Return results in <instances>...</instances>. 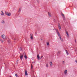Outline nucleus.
<instances>
[{
	"mask_svg": "<svg viewBox=\"0 0 77 77\" xmlns=\"http://www.w3.org/2000/svg\"><path fill=\"white\" fill-rule=\"evenodd\" d=\"M49 64L51 66H53V63H52V62H50L49 63Z\"/></svg>",
	"mask_w": 77,
	"mask_h": 77,
	"instance_id": "nucleus-5",
	"label": "nucleus"
},
{
	"mask_svg": "<svg viewBox=\"0 0 77 77\" xmlns=\"http://www.w3.org/2000/svg\"><path fill=\"white\" fill-rule=\"evenodd\" d=\"M67 74H68L67 70H66L64 71V75H66Z\"/></svg>",
	"mask_w": 77,
	"mask_h": 77,
	"instance_id": "nucleus-1",
	"label": "nucleus"
},
{
	"mask_svg": "<svg viewBox=\"0 0 77 77\" xmlns=\"http://www.w3.org/2000/svg\"><path fill=\"white\" fill-rule=\"evenodd\" d=\"M57 34H58V35L59 36H60V34L59 33V32H58V31H57Z\"/></svg>",
	"mask_w": 77,
	"mask_h": 77,
	"instance_id": "nucleus-12",
	"label": "nucleus"
},
{
	"mask_svg": "<svg viewBox=\"0 0 77 77\" xmlns=\"http://www.w3.org/2000/svg\"><path fill=\"white\" fill-rule=\"evenodd\" d=\"M47 45H49V43L47 42Z\"/></svg>",
	"mask_w": 77,
	"mask_h": 77,
	"instance_id": "nucleus-26",
	"label": "nucleus"
},
{
	"mask_svg": "<svg viewBox=\"0 0 77 77\" xmlns=\"http://www.w3.org/2000/svg\"><path fill=\"white\" fill-rule=\"evenodd\" d=\"M8 44H10V43H11V41L10 40L8 41Z\"/></svg>",
	"mask_w": 77,
	"mask_h": 77,
	"instance_id": "nucleus-20",
	"label": "nucleus"
},
{
	"mask_svg": "<svg viewBox=\"0 0 77 77\" xmlns=\"http://www.w3.org/2000/svg\"><path fill=\"white\" fill-rule=\"evenodd\" d=\"M21 9L20 8L19 10V12H20V11H21Z\"/></svg>",
	"mask_w": 77,
	"mask_h": 77,
	"instance_id": "nucleus-27",
	"label": "nucleus"
},
{
	"mask_svg": "<svg viewBox=\"0 0 77 77\" xmlns=\"http://www.w3.org/2000/svg\"><path fill=\"white\" fill-rule=\"evenodd\" d=\"M25 75H27L28 74H27V72L26 70H25Z\"/></svg>",
	"mask_w": 77,
	"mask_h": 77,
	"instance_id": "nucleus-4",
	"label": "nucleus"
},
{
	"mask_svg": "<svg viewBox=\"0 0 77 77\" xmlns=\"http://www.w3.org/2000/svg\"><path fill=\"white\" fill-rule=\"evenodd\" d=\"M58 27L59 29H60V30L61 29V27H60V24L59 23H58Z\"/></svg>",
	"mask_w": 77,
	"mask_h": 77,
	"instance_id": "nucleus-2",
	"label": "nucleus"
},
{
	"mask_svg": "<svg viewBox=\"0 0 77 77\" xmlns=\"http://www.w3.org/2000/svg\"><path fill=\"white\" fill-rule=\"evenodd\" d=\"M20 49H21V48H20Z\"/></svg>",
	"mask_w": 77,
	"mask_h": 77,
	"instance_id": "nucleus-34",
	"label": "nucleus"
},
{
	"mask_svg": "<svg viewBox=\"0 0 77 77\" xmlns=\"http://www.w3.org/2000/svg\"><path fill=\"white\" fill-rule=\"evenodd\" d=\"M5 15H8V12H6L5 11Z\"/></svg>",
	"mask_w": 77,
	"mask_h": 77,
	"instance_id": "nucleus-14",
	"label": "nucleus"
},
{
	"mask_svg": "<svg viewBox=\"0 0 77 77\" xmlns=\"http://www.w3.org/2000/svg\"><path fill=\"white\" fill-rule=\"evenodd\" d=\"M11 13H9L8 14L7 16H8V17H9V16H11Z\"/></svg>",
	"mask_w": 77,
	"mask_h": 77,
	"instance_id": "nucleus-10",
	"label": "nucleus"
},
{
	"mask_svg": "<svg viewBox=\"0 0 77 77\" xmlns=\"http://www.w3.org/2000/svg\"><path fill=\"white\" fill-rule=\"evenodd\" d=\"M31 69H33V65H32V64L31 65Z\"/></svg>",
	"mask_w": 77,
	"mask_h": 77,
	"instance_id": "nucleus-22",
	"label": "nucleus"
},
{
	"mask_svg": "<svg viewBox=\"0 0 77 77\" xmlns=\"http://www.w3.org/2000/svg\"><path fill=\"white\" fill-rule=\"evenodd\" d=\"M37 58H38V60H39V59H40V57H39V55H37Z\"/></svg>",
	"mask_w": 77,
	"mask_h": 77,
	"instance_id": "nucleus-9",
	"label": "nucleus"
},
{
	"mask_svg": "<svg viewBox=\"0 0 77 77\" xmlns=\"http://www.w3.org/2000/svg\"><path fill=\"white\" fill-rule=\"evenodd\" d=\"M31 39H33V37L32 36L31 37Z\"/></svg>",
	"mask_w": 77,
	"mask_h": 77,
	"instance_id": "nucleus-28",
	"label": "nucleus"
},
{
	"mask_svg": "<svg viewBox=\"0 0 77 77\" xmlns=\"http://www.w3.org/2000/svg\"><path fill=\"white\" fill-rule=\"evenodd\" d=\"M60 40L61 41H63V40L62 39H61Z\"/></svg>",
	"mask_w": 77,
	"mask_h": 77,
	"instance_id": "nucleus-32",
	"label": "nucleus"
},
{
	"mask_svg": "<svg viewBox=\"0 0 77 77\" xmlns=\"http://www.w3.org/2000/svg\"><path fill=\"white\" fill-rule=\"evenodd\" d=\"M66 54H67V55H68V54H69L68 52V51H67V50H66Z\"/></svg>",
	"mask_w": 77,
	"mask_h": 77,
	"instance_id": "nucleus-15",
	"label": "nucleus"
},
{
	"mask_svg": "<svg viewBox=\"0 0 77 77\" xmlns=\"http://www.w3.org/2000/svg\"><path fill=\"white\" fill-rule=\"evenodd\" d=\"M0 41H1V42H3V40H2L1 39H0Z\"/></svg>",
	"mask_w": 77,
	"mask_h": 77,
	"instance_id": "nucleus-25",
	"label": "nucleus"
},
{
	"mask_svg": "<svg viewBox=\"0 0 77 77\" xmlns=\"http://www.w3.org/2000/svg\"><path fill=\"white\" fill-rule=\"evenodd\" d=\"M41 58H41H41H40V59H41Z\"/></svg>",
	"mask_w": 77,
	"mask_h": 77,
	"instance_id": "nucleus-36",
	"label": "nucleus"
},
{
	"mask_svg": "<svg viewBox=\"0 0 77 77\" xmlns=\"http://www.w3.org/2000/svg\"><path fill=\"white\" fill-rule=\"evenodd\" d=\"M24 57L25 58V59L27 58V55H26L25 56H24Z\"/></svg>",
	"mask_w": 77,
	"mask_h": 77,
	"instance_id": "nucleus-13",
	"label": "nucleus"
},
{
	"mask_svg": "<svg viewBox=\"0 0 77 77\" xmlns=\"http://www.w3.org/2000/svg\"><path fill=\"white\" fill-rule=\"evenodd\" d=\"M37 2V3H39V0H36Z\"/></svg>",
	"mask_w": 77,
	"mask_h": 77,
	"instance_id": "nucleus-23",
	"label": "nucleus"
},
{
	"mask_svg": "<svg viewBox=\"0 0 77 77\" xmlns=\"http://www.w3.org/2000/svg\"><path fill=\"white\" fill-rule=\"evenodd\" d=\"M23 55H21V54H20V59H21V60H22V59H23Z\"/></svg>",
	"mask_w": 77,
	"mask_h": 77,
	"instance_id": "nucleus-7",
	"label": "nucleus"
},
{
	"mask_svg": "<svg viewBox=\"0 0 77 77\" xmlns=\"http://www.w3.org/2000/svg\"><path fill=\"white\" fill-rule=\"evenodd\" d=\"M26 56V53H23V56Z\"/></svg>",
	"mask_w": 77,
	"mask_h": 77,
	"instance_id": "nucleus-18",
	"label": "nucleus"
},
{
	"mask_svg": "<svg viewBox=\"0 0 77 77\" xmlns=\"http://www.w3.org/2000/svg\"><path fill=\"white\" fill-rule=\"evenodd\" d=\"M66 33L67 34V36H69V34H68V31H66Z\"/></svg>",
	"mask_w": 77,
	"mask_h": 77,
	"instance_id": "nucleus-8",
	"label": "nucleus"
},
{
	"mask_svg": "<svg viewBox=\"0 0 77 77\" xmlns=\"http://www.w3.org/2000/svg\"><path fill=\"white\" fill-rule=\"evenodd\" d=\"M1 12L2 14H1V15H4V13H3V11H2Z\"/></svg>",
	"mask_w": 77,
	"mask_h": 77,
	"instance_id": "nucleus-11",
	"label": "nucleus"
},
{
	"mask_svg": "<svg viewBox=\"0 0 77 77\" xmlns=\"http://www.w3.org/2000/svg\"><path fill=\"white\" fill-rule=\"evenodd\" d=\"M41 40H42V39H41Z\"/></svg>",
	"mask_w": 77,
	"mask_h": 77,
	"instance_id": "nucleus-37",
	"label": "nucleus"
},
{
	"mask_svg": "<svg viewBox=\"0 0 77 77\" xmlns=\"http://www.w3.org/2000/svg\"><path fill=\"white\" fill-rule=\"evenodd\" d=\"M60 51H58V53H57V56H58V54H60Z\"/></svg>",
	"mask_w": 77,
	"mask_h": 77,
	"instance_id": "nucleus-16",
	"label": "nucleus"
},
{
	"mask_svg": "<svg viewBox=\"0 0 77 77\" xmlns=\"http://www.w3.org/2000/svg\"><path fill=\"white\" fill-rule=\"evenodd\" d=\"M2 37L3 39H5L6 38V36L4 35H2Z\"/></svg>",
	"mask_w": 77,
	"mask_h": 77,
	"instance_id": "nucleus-3",
	"label": "nucleus"
},
{
	"mask_svg": "<svg viewBox=\"0 0 77 77\" xmlns=\"http://www.w3.org/2000/svg\"><path fill=\"white\" fill-rule=\"evenodd\" d=\"M48 15L49 17H51V15H50V14L49 12L48 13Z\"/></svg>",
	"mask_w": 77,
	"mask_h": 77,
	"instance_id": "nucleus-19",
	"label": "nucleus"
},
{
	"mask_svg": "<svg viewBox=\"0 0 77 77\" xmlns=\"http://www.w3.org/2000/svg\"><path fill=\"white\" fill-rule=\"evenodd\" d=\"M60 40L62 39V38H61V37H60Z\"/></svg>",
	"mask_w": 77,
	"mask_h": 77,
	"instance_id": "nucleus-29",
	"label": "nucleus"
},
{
	"mask_svg": "<svg viewBox=\"0 0 77 77\" xmlns=\"http://www.w3.org/2000/svg\"><path fill=\"white\" fill-rule=\"evenodd\" d=\"M62 15L63 16V19L65 20V16H64V14H62Z\"/></svg>",
	"mask_w": 77,
	"mask_h": 77,
	"instance_id": "nucleus-6",
	"label": "nucleus"
},
{
	"mask_svg": "<svg viewBox=\"0 0 77 77\" xmlns=\"http://www.w3.org/2000/svg\"><path fill=\"white\" fill-rule=\"evenodd\" d=\"M44 57V56H42L41 57V58H42V57Z\"/></svg>",
	"mask_w": 77,
	"mask_h": 77,
	"instance_id": "nucleus-33",
	"label": "nucleus"
},
{
	"mask_svg": "<svg viewBox=\"0 0 77 77\" xmlns=\"http://www.w3.org/2000/svg\"><path fill=\"white\" fill-rule=\"evenodd\" d=\"M32 63H34V62H32Z\"/></svg>",
	"mask_w": 77,
	"mask_h": 77,
	"instance_id": "nucleus-35",
	"label": "nucleus"
},
{
	"mask_svg": "<svg viewBox=\"0 0 77 77\" xmlns=\"http://www.w3.org/2000/svg\"><path fill=\"white\" fill-rule=\"evenodd\" d=\"M2 23L3 24H4L5 23V21L4 20H2Z\"/></svg>",
	"mask_w": 77,
	"mask_h": 77,
	"instance_id": "nucleus-21",
	"label": "nucleus"
},
{
	"mask_svg": "<svg viewBox=\"0 0 77 77\" xmlns=\"http://www.w3.org/2000/svg\"><path fill=\"white\" fill-rule=\"evenodd\" d=\"M15 76H16V77H18V75H17V73L15 74Z\"/></svg>",
	"mask_w": 77,
	"mask_h": 77,
	"instance_id": "nucleus-17",
	"label": "nucleus"
},
{
	"mask_svg": "<svg viewBox=\"0 0 77 77\" xmlns=\"http://www.w3.org/2000/svg\"><path fill=\"white\" fill-rule=\"evenodd\" d=\"M63 64L65 63V62H64V61H63Z\"/></svg>",
	"mask_w": 77,
	"mask_h": 77,
	"instance_id": "nucleus-31",
	"label": "nucleus"
},
{
	"mask_svg": "<svg viewBox=\"0 0 77 77\" xmlns=\"http://www.w3.org/2000/svg\"><path fill=\"white\" fill-rule=\"evenodd\" d=\"M13 39H14V40H16V39H15V38H13Z\"/></svg>",
	"mask_w": 77,
	"mask_h": 77,
	"instance_id": "nucleus-30",
	"label": "nucleus"
},
{
	"mask_svg": "<svg viewBox=\"0 0 77 77\" xmlns=\"http://www.w3.org/2000/svg\"><path fill=\"white\" fill-rule=\"evenodd\" d=\"M48 67V64H46V67Z\"/></svg>",
	"mask_w": 77,
	"mask_h": 77,
	"instance_id": "nucleus-24",
	"label": "nucleus"
}]
</instances>
